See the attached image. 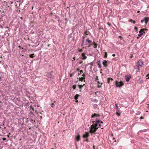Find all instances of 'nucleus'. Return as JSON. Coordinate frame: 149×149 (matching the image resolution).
I'll return each instance as SVG.
<instances>
[{"instance_id": "f257e3e1", "label": "nucleus", "mask_w": 149, "mask_h": 149, "mask_svg": "<svg viewBox=\"0 0 149 149\" xmlns=\"http://www.w3.org/2000/svg\"><path fill=\"white\" fill-rule=\"evenodd\" d=\"M90 129L89 132L90 133H91L92 134L93 133H94L96 131L97 128L95 127L94 125H91L90 127H89Z\"/></svg>"}, {"instance_id": "f03ea898", "label": "nucleus", "mask_w": 149, "mask_h": 149, "mask_svg": "<svg viewBox=\"0 0 149 149\" xmlns=\"http://www.w3.org/2000/svg\"><path fill=\"white\" fill-rule=\"evenodd\" d=\"M116 87H120L122 86L124 84L121 81L118 82L116 81Z\"/></svg>"}, {"instance_id": "7ed1b4c3", "label": "nucleus", "mask_w": 149, "mask_h": 149, "mask_svg": "<svg viewBox=\"0 0 149 149\" xmlns=\"http://www.w3.org/2000/svg\"><path fill=\"white\" fill-rule=\"evenodd\" d=\"M144 30H147V29H141L140 31H139V34L138 36L139 37H141L143 33H145Z\"/></svg>"}, {"instance_id": "20e7f679", "label": "nucleus", "mask_w": 149, "mask_h": 149, "mask_svg": "<svg viewBox=\"0 0 149 149\" xmlns=\"http://www.w3.org/2000/svg\"><path fill=\"white\" fill-rule=\"evenodd\" d=\"M149 20V17H145L144 18L142 19L141 21V22L143 23L145 21V23L146 24Z\"/></svg>"}, {"instance_id": "39448f33", "label": "nucleus", "mask_w": 149, "mask_h": 149, "mask_svg": "<svg viewBox=\"0 0 149 149\" xmlns=\"http://www.w3.org/2000/svg\"><path fill=\"white\" fill-rule=\"evenodd\" d=\"M92 123L94 124L95 123H97L99 124V126L100 127L101 126V125H100V123H101L102 124L103 123V122H102V121H100L99 120H96L95 121H92Z\"/></svg>"}, {"instance_id": "423d86ee", "label": "nucleus", "mask_w": 149, "mask_h": 149, "mask_svg": "<svg viewBox=\"0 0 149 149\" xmlns=\"http://www.w3.org/2000/svg\"><path fill=\"white\" fill-rule=\"evenodd\" d=\"M89 134L88 132H85V133L83 135V137L84 138H88L89 136Z\"/></svg>"}, {"instance_id": "0eeeda50", "label": "nucleus", "mask_w": 149, "mask_h": 149, "mask_svg": "<svg viewBox=\"0 0 149 149\" xmlns=\"http://www.w3.org/2000/svg\"><path fill=\"white\" fill-rule=\"evenodd\" d=\"M143 65V62L141 61H138L137 64V66L141 67Z\"/></svg>"}, {"instance_id": "6e6552de", "label": "nucleus", "mask_w": 149, "mask_h": 149, "mask_svg": "<svg viewBox=\"0 0 149 149\" xmlns=\"http://www.w3.org/2000/svg\"><path fill=\"white\" fill-rule=\"evenodd\" d=\"M102 64L105 67H107V62L106 60H104L102 62Z\"/></svg>"}, {"instance_id": "1a4fd4ad", "label": "nucleus", "mask_w": 149, "mask_h": 149, "mask_svg": "<svg viewBox=\"0 0 149 149\" xmlns=\"http://www.w3.org/2000/svg\"><path fill=\"white\" fill-rule=\"evenodd\" d=\"M80 136L79 134L76 136V140L77 141H79L80 139Z\"/></svg>"}, {"instance_id": "9d476101", "label": "nucleus", "mask_w": 149, "mask_h": 149, "mask_svg": "<svg viewBox=\"0 0 149 149\" xmlns=\"http://www.w3.org/2000/svg\"><path fill=\"white\" fill-rule=\"evenodd\" d=\"M82 56V57L83 59H86L87 58V56L85 55V54L84 53H83L81 54Z\"/></svg>"}, {"instance_id": "9b49d317", "label": "nucleus", "mask_w": 149, "mask_h": 149, "mask_svg": "<svg viewBox=\"0 0 149 149\" xmlns=\"http://www.w3.org/2000/svg\"><path fill=\"white\" fill-rule=\"evenodd\" d=\"M131 78L130 76L128 77L127 76H125V80L127 81H129L130 80V79Z\"/></svg>"}, {"instance_id": "f8f14e48", "label": "nucleus", "mask_w": 149, "mask_h": 149, "mask_svg": "<svg viewBox=\"0 0 149 149\" xmlns=\"http://www.w3.org/2000/svg\"><path fill=\"white\" fill-rule=\"evenodd\" d=\"M100 116V115L98 114H96L95 113L92 116V117H91V118H93L94 117H99Z\"/></svg>"}, {"instance_id": "ddd939ff", "label": "nucleus", "mask_w": 149, "mask_h": 149, "mask_svg": "<svg viewBox=\"0 0 149 149\" xmlns=\"http://www.w3.org/2000/svg\"><path fill=\"white\" fill-rule=\"evenodd\" d=\"M97 83L98 84V88H100L101 87L102 83H100L99 81H97Z\"/></svg>"}, {"instance_id": "4468645a", "label": "nucleus", "mask_w": 149, "mask_h": 149, "mask_svg": "<svg viewBox=\"0 0 149 149\" xmlns=\"http://www.w3.org/2000/svg\"><path fill=\"white\" fill-rule=\"evenodd\" d=\"M85 77H81L79 78V80L81 81H83V80H84V81H85Z\"/></svg>"}, {"instance_id": "2eb2a0df", "label": "nucleus", "mask_w": 149, "mask_h": 149, "mask_svg": "<svg viewBox=\"0 0 149 149\" xmlns=\"http://www.w3.org/2000/svg\"><path fill=\"white\" fill-rule=\"evenodd\" d=\"M79 95L78 94H76L74 97V99L75 100H77L79 97Z\"/></svg>"}, {"instance_id": "dca6fc26", "label": "nucleus", "mask_w": 149, "mask_h": 149, "mask_svg": "<svg viewBox=\"0 0 149 149\" xmlns=\"http://www.w3.org/2000/svg\"><path fill=\"white\" fill-rule=\"evenodd\" d=\"M120 111H119L118 110H117V111L116 113V114H117L118 116H119L120 115Z\"/></svg>"}, {"instance_id": "f3484780", "label": "nucleus", "mask_w": 149, "mask_h": 149, "mask_svg": "<svg viewBox=\"0 0 149 149\" xmlns=\"http://www.w3.org/2000/svg\"><path fill=\"white\" fill-rule=\"evenodd\" d=\"M94 48H96L97 47V44L95 43V42H94L93 44Z\"/></svg>"}, {"instance_id": "a211bd4d", "label": "nucleus", "mask_w": 149, "mask_h": 149, "mask_svg": "<svg viewBox=\"0 0 149 149\" xmlns=\"http://www.w3.org/2000/svg\"><path fill=\"white\" fill-rule=\"evenodd\" d=\"M29 56L30 58H33L34 57V54H29Z\"/></svg>"}, {"instance_id": "6ab92c4d", "label": "nucleus", "mask_w": 149, "mask_h": 149, "mask_svg": "<svg viewBox=\"0 0 149 149\" xmlns=\"http://www.w3.org/2000/svg\"><path fill=\"white\" fill-rule=\"evenodd\" d=\"M98 123H96L95 124H93L94 125V126L96 128H97V129L98 128V127H97V126H98Z\"/></svg>"}, {"instance_id": "aec40b11", "label": "nucleus", "mask_w": 149, "mask_h": 149, "mask_svg": "<svg viewBox=\"0 0 149 149\" xmlns=\"http://www.w3.org/2000/svg\"><path fill=\"white\" fill-rule=\"evenodd\" d=\"M86 42H88L89 43H91L92 42V41L89 40L88 39H87L86 40Z\"/></svg>"}, {"instance_id": "412c9836", "label": "nucleus", "mask_w": 149, "mask_h": 149, "mask_svg": "<svg viewBox=\"0 0 149 149\" xmlns=\"http://www.w3.org/2000/svg\"><path fill=\"white\" fill-rule=\"evenodd\" d=\"M130 21L131 22L133 23L134 24H135L136 23V22L132 20V19H131L130 20Z\"/></svg>"}, {"instance_id": "4be33fe9", "label": "nucleus", "mask_w": 149, "mask_h": 149, "mask_svg": "<svg viewBox=\"0 0 149 149\" xmlns=\"http://www.w3.org/2000/svg\"><path fill=\"white\" fill-rule=\"evenodd\" d=\"M30 121L32 123H34L35 122V120L32 119H31Z\"/></svg>"}, {"instance_id": "5701e85b", "label": "nucleus", "mask_w": 149, "mask_h": 149, "mask_svg": "<svg viewBox=\"0 0 149 149\" xmlns=\"http://www.w3.org/2000/svg\"><path fill=\"white\" fill-rule=\"evenodd\" d=\"M95 81L97 82V81H98V77L97 76H96L95 78Z\"/></svg>"}, {"instance_id": "b1692460", "label": "nucleus", "mask_w": 149, "mask_h": 149, "mask_svg": "<svg viewBox=\"0 0 149 149\" xmlns=\"http://www.w3.org/2000/svg\"><path fill=\"white\" fill-rule=\"evenodd\" d=\"M79 88L81 89V88L83 87V86L82 85H79Z\"/></svg>"}, {"instance_id": "393cba45", "label": "nucleus", "mask_w": 149, "mask_h": 149, "mask_svg": "<svg viewBox=\"0 0 149 149\" xmlns=\"http://www.w3.org/2000/svg\"><path fill=\"white\" fill-rule=\"evenodd\" d=\"M76 85H74L72 86V88L74 89H75L76 88Z\"/></svg>"}, {"instance_id": "a878e982", "label": "nucleus", "mask_w": 149, "mask_h": 149, "mask_svg": "<svg viewBox=\"0 0 149 149\" xmlns=\"http://www.w3.org/2000/svg\"><path fill=\"white\" fill-rule=\"evenodd\" d=\"M107 52H105V55L104 56V57L107 58Z\"/></svg>"}, {"instance_id": "bb28decb", "label": "nucleus", "mask_w": 149, "mask_h": 149, "mask_svg": "<svg viewBox=\"0 0 149 149\" xmlns=\"http://www.w3.org/2000/svg\"><path fill=\"white\" fill-rule=\"evenodd\" d=\"M115 106H116V109L117 110H118V105L117 104H115Z\"/></svg>"}, {"instance_id": "cd10ccee", "label": "nucleus", "mask_w": 149, "mask_h": 149, "mask_svg": "<svg viewBox=\"0 0 149 149\" xmlns=\"http://www.w3.org/2000/svg\"><path fill=\"white\" fill-rule=\"evenodd\" d=\"M54 103H52L51 105V106L52 107H54Z\"/></svg>"}, {"instance_id": "c85d7f7f", "label": "nucleus", "mask_w": 149, "mask_h": 149, "mask_svg": "<svg viewBox=\"0 0 149 149\" xmlns=\"http://www.w3.org/2000/svg\"><path fill=\"white\" fill-rule=\"evenodd\" d=\"M98 67L99 68H101V65L99 64V63H98Z\"/></svg>"}, {"instance_id": "c756f323", "label": "nucleus", "mask_w": 149, "mask_h": 149, "mask_svg": "<svg viewBox=\"0 0 149 149\" xmlns=\"http://www.w3.org/2000/svg\"><path fill=\"white\" fill-rule=\"evenodd\" d=\"M134 29L136 30V31H137V28L136 27V26L135 27Z\"/></svg>"}, {"instance_id": "7c9ffc66", "label": "nucleus", "mask_w": 149, "mask_h": 149, "mask_svg": "<svg viewBox=\"0 0 149 149\" xmlns=\"http://www.w3.org/2000/svg\"><path fill=\"white\" fill-rule=\"evenodd\" d=\"M109 81H110L109 78H108V80H107V82L108 83H109Z\"/></svg>"}, {"instance_id": "2f4dec72", "label": "nucleus", "mask_w": 149, "mask_h": 149, "mask_svg": "<svg viewBox=\"0 0 149 149\" xmlns=\"http://www.w3.org/2000/svg\"><path fill=\"white\" fill-rule=\"evenodd\" d=\"M80 74H81L82 73H83V71L82 70H81L80 71Z\"/></svg>"}, {"instance_id": "473e14b6", "label": "nucleus", "mask_w": 149, "mask_h": 149, "mask_svg": "<svg viewBox=\"0 0 149 149\" xmlns=\"http://www.w3.org/2000/svg\"><path fill=\"white\" fill-rule=\"evenodd\" d=\"M83 51V50L82 49H80L79 50V52H81Z\"/></svg>"}, {"instance_id": "72a5a7b5", "label": "nucleus", "mask_w": 149, "mask_h": 149, "mask_svg": "<svg viewBox=\"0 0 149 149\" xmlns=\"http://www.w3.org/2000/svg\"><path fill=\"white\" fill-rule=\"evenodd\" d=\"M82 77H85V74H83L82 75Z\"/></svg>"}, {"instance_id": "f704fd0d", "label": "nucleus", "mask_w": 149, "mask_h": 149, "mask_svg": "<svg viewBox=\"0 0 149 149\" xmlns=\"http://www.w3.org/2000/svg\"><path fill=\"white\" fill-rule=\"evenodd\" d=\"M88 139L87 138L85 140H84V141L87 142L88 141Z\"/></svg>"}, {"instance_id": "c9c22d12", "label": "nucleus", "mask_w": 149, "mask_h": 149, "mask_svg": "<svg viewBox=\"0 0 149 149\" xmlns=\"http://www.w3.org/2000/svg\"><path fill=\"white\" fill-rule=\"evenodd\" d=\"M2 139H3V141H5L6 139V138H3Z\"/></svg>"}, {"instance_id": "e433bc0d", "label": "nucleus", "mask_w": 149, "mask_h": 149, "mask_svg": "<svg viewBox=\"0 0 149 149\" xmlns=\"http://www.w3.org/2000/svg\"><path fill=\"white\" fill-rule=\"evenodd\" d=\"M74 74V73H72L71 74H70V77H72Z\"/></svg>"}, {"instance_id": "4c0bfd02", "label": "nucleus", "mask_w": 149, "mask_h": 149, "mask_svg": "<svg viewBox=\"0 0 149 149\" xmlns=\"http://www.w3.org/2000/svg\"><path fill=\"white\" fill-rule=\"evenodd\" d=\"M140 66H137V69H138L139 70V67Z\"/></svg>"}, {"instance_id": "58836bf2", "label": "nucleus", "mask_w": 149, "mask_h": 149, "mask_svg": "<svg viewBox=\"0 0 149 149\" xmlns=\"http://www.w3.org/2000/svg\"><path fill=\"white\" fill-rule=\"evenodd\" d=\"M107 24L109 26H110V25H111V24L109 23V22L107 23Z\"/></svg>"}, {"instance_id": "ea45409f", "label": "nucleus", "mask_w": 149, "mask_h": 149, "mask_svg": "<svg viewBox=\"0 0 149 149\" xmlns=\"http://www.w3.org/2000/svg\"><path fill=\"white\" fill-rule=\"evenodd\" d=\"M116 55L115 54H113L112 55V56L113 57L115 56Z\"/></svg>"}, {"instance_id": "a19ab883", "label": "nucleus", "mask_w": 149, "mask_h": 149, "mask_svg": "<svg viewBox=\"0 0 149 149\" xmlns=\"http://www.w3.org/2000/svg\"><path fill=\"white\" fill-rule=\"evenodd\" d=\"M80 70V69L79 68H77V71H79Z\"/></svg>"}, {"instance_id": "79ce46f5", "label": "nucleus", "mask_w": 149, "mask_h": 149, "mask_svg": "<svg viewBox=\"0 0 149 149\" xmlns=\"http://www.w3.org/2000/svg\"><path fill=\"white\" fill-rule=\"evenodd\" d=\"M143 117L141 116V117H140V119H143Z\"/></svg>"}, {"instance_id": "37998d69", "label": "nucleus", "mask_w": 149, "mask_h": 149, "mask_svg": "<svg viewBox=\"0 0 149 149\" xmlns=\"http://www.w3.org/2000/svg\"><path fill=\"white\" fill-rule=\"evenodd\" d=\"M109 80H113V79L112 78H109Z\"/></svg>"}, {"instance_id": "c03bdc74", "label": "nucleus", "mask_w": 149, "mask_h": 149, "mask_svg": "<svg viewBox=\"0 0 149 149\" xmlns=\"http://www.w3.org/2000/svg\"><path fill=\"white\" fill-rule=\"evenodd\" d=\"M132 56H133L132 55L131 56V58H132Z\"/></svg>"}, {"instance_id": "a18cd8bd", "label": "nucleus", "mask_w": 149, "mask_h": 149, "mask_svg": "<svg viewBox=\"0 0 149 149\" xmlns=\"http://www.w3.org/2000/svg\"><path fill=\"white\" fill-rule=\"evenodd\" d=\"M84 40L83 39L82 40V42L83 43L84 42Z\"/></svg>"}, {"instance_id": "49530a36", "label": "nucleus", "mask_w": 149, "mask_h": 149, "mask_svg": "<svg viewBox=\"0 0 149 149\" xmlns=\"http://www.w3.org/2000/svg\"><path fill=\"white\" fill-rule=\"evenodd\" d=\"M100 61H99L98 62V63H99V64H100Z\"/></svg>"}, {"instance_id": "de8ad7c7", "label": "nucleus", "mask_w": 149, "mask_h": 149, "mask_svg": "<svg viewBox=\"0 0 149 149\" xmlns=\"http://www.w3.org/2000/svg\"><path fill=\"white\" fill-rule=\"evenodd\" d=\"M73 58L74 59V60H75V57H73Z\"/></svg>"}, {"instance_id": "09e8293b", "label": "nucleus", "mask_w": 149, "mask_h": 149, "mask_svg": "<svg viewBox=\"0 0 149 149\" xmlns=\"http://www.w3.org/2000/svg\"><path fill=\"white\" fill-rule=\"evenodd\" d=\"M18 47H19V48H21V47L20 46H18Z\"/></svg>"}, {"instance_id": "8fccbe9b", "label": "nucleus", "mask_w": 149, "mask_h": 149, "mask_svg": "<svg viewBox=\"0 0 149 149\" xmlns=\"http://www.w3.org/2000/svg\"><path fill=\"white\" fill-rule=\"evenodd\" d=\"M140 12V11L139 10H138V11H137V13H139Z\"/></svg>"}, {"instance_id": "3c124183", "label": "nucleus", "mask_w": 149, "mask_h": 149, "mask_svg": "<svg viewBox=\"0 0 149 149\" xmlns=\"http://www.w3.org/2000/svg\"><path fill=\"white\" fill-rule=\"evenodd\" d=\"M1 28L2 29H3V27L2 26H1Z\"/></svg>"}, {"instance_id": "603ef678", "label": "nucleus", "mask_w": 149, "mask_h": 149, "mask_svg": "<svg viewBox=\"0 0 149 149\" xmlns=\"http://www.w3.org/2000/svg\"><path fill=\"white\" fill-rule=\"evenodd\" d=\"M81 90H80L79 91H80V92H81Z\"/></svg>"}, {"instance_id": "864d4df0", "label": "nucleus", "mask_w": 149, "mask_h": 149, "mask_svg": "<svg viewBox=\"0 0 149 149\" xmlns=\"http://www.w3.org/2000/svg\"><path fill=\"white\" fill-rule=\"evenodd\" d=\"M7 136H8V137H9V135H7Z\"/></svg>"}, {"instance_id": "5fc2aeb1", "label": "nucleus", "mask_w": 149, "mask_h": 149, "mask_svg": "<svg viewBox=\"0 0 149 149\" xmlns=\"http://www.w3.org/2000/svg\"><path fill=\"white\" fill-rule=\"evenodd\" d=\"M96 93H97V92H95V95H96Z\"/></svg>"}, {"instance_id": "6e6d98bb", "label": "nucleus", "mask_w": 149, "mask_h": 149, "mask_svg": "<svg viewBox=\"0 0 149 149\" xmlns=\"http://www.w3.org/2000/svg\"><path fill=\"white\" fill-rule=\"evenodd\" d=\"M40 118H42V116H40Z\"/></svg>"}, {"instance_id": "4d7b16f0", "label": "nucleus", "mask_w": 149, "mask_h": 149, "mask_svg": "<svg viewBox=\"0 0 149 149\" xmlns=\"http://www.w3.org/2000/svg\"><path fill=\"white\" fill-rule=\"evenodd\" d=\"M113 139H115V138H113Z\"/></svg>"}, {"instance_id": "13d9d810", "label": "nucleus", "mask_w": 149, "mask_h": 149, "mask_svg": "<svg viewBox=\"0 0 149 149\" xmlns=\"http://www.w3.org/2000/svg\"><path fill=\"white\" fill-rule=\"evenodd\" d=\"M78 102L77 100L76 101V102Z\"/></svg>"}, {"instance_id": "bf43d9fd", "label": "nucleus", "mask_w": 149, "mask_h": 149, "mask_svg": "<svg viewBox=\"0 0 149 149\" xmlns=\"http://www.w3.org/2000/svg\"><path fill=\"white\" fill-rule=\"evenodd\" d=\"M52 149H54V148H52Z\"/></svg>"}, {"instance_id": "052dcab7", "label": "nucleus", "mask_w": 149, "mask_h": 149, "mask_svg": "<svg viewBox=\"0 0 149 149\" xmlns=\"http://www.w3.org/2000/svg\"><path fill=\"white\" fill-rule=\"evenodd\" d=\"M78 75H79V74H78Z\"/></svg>"}, {"instance_id": "680f3d73", "label": "nucleus", "mask_w": 149, "mask_h": 149, "mask_svg": "<svg viewBox=\"0 0 149 149\" xmlns=\"http://www.w3.org/2000/svg\"><path fill=\"white\" fill-rule=\"evenodd\" d=\"M107 0V1H109V0Z\"/></svg>"}, {"instance_id": "e2e57ef3", "label": "nucleus", "mask_w": 149, "mask_h": 149, "mask_svg": "<svg viewBox=\"0 0 149 149\" xmlns=\"http://www.w3.org/2000/svg\"><path fill=\"white\" fill-rule=\"evenodd\" d=\"M148 75H149V74H148Z\"/></svg>"}]
</instances>
